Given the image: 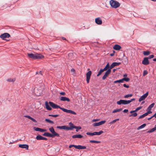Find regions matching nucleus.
<instances>
[{"mask_svg": "<svg viewBox=\"0 0 156 156\" xmlns=\"http://www.w3.org/2000/svg\"><path fill=\"white\" fill-rule=\"evenodd\" d=\"M49 104L53 108H59L65 112L75 115L76 114V113L75 112L70 110H68L66 108H62L60 107L59 106L54 104L52 102L49 101Z\"/></svg>", "mask_w": 156, "mask_h": 156, "instance_id": "nucleus-1", "label": "nucleus"}, {"mask_svg": "<svg viewBox=\"0 0 156 156\" xmlns=\"http://www.w3.org/2000/svg\"><path fill=\"white\" fill-rule=\"evenodd\" d=\"M49 129V131L52 133V134H51L50 133L48 132H45L43 134V136L51 137H54L55 136L58 137L59 136V134L57 133L55 131L53 127L50 128Z\"/></svg>", "mask_w": 156, "mask_h": 156, "instance_id": "nucleus-2", "label": "nucleus"}, {"mask_svg": "<svg viewBox=\"0 0 156 156\" xmlns=\"http://www.w3.org/2000/svg\"><path fill=\"white\" fill-rule=\"evenodd\" d=\"M28 55L30 58L34 59H41L44 57V56L38 53L35 54L33 53H28Z\"/></svg>", "mask_w": 156, "mask_h": 156, "instance_id": "nucleus-3", "label": "nucleus"}, {"mask_svg": "<svg viewBox=\"0 0 156 156\" xmlns=\"http://www.w3.org/2000/svg\"><path fill=\"white\" fill-rule=\"evenodd\" d=\"M135 98L132 99L131 100H120L119 101L117 102V104L119 105H120L122 104L123 105H127L130 103L132 101H135Z\"/></svg>", "mask_w": 156, "mask_h": 156, "instance_id": "nucleus-4", "label": "nucleus"}, {"mask_svg": "<svg viewBox=\"0 0 156 156\" xmlns=\"http://www.w3.org/2000/svg\"><path fill=\"white\" fill-rule=\"evenodd\" d=\"M110 4L112 7L115 9L119 7L120 5V3L114 0H111Z\"/></svg>", "mask_w": 156, "mask_h": 156, "instance_id": "nucleus-5", "label": "nucleus"}, {"mask_svg": "<svg viewBox=\"0 0 156 156\" xmlns=\"http://www.w3.org/2000/svg\"><path fill=\"white\" fill-rule=\"evenodd\" d=\"M41 91V90L35 87L34 89V93L35 95L37 96L40 95Z\"/></svg>", "mask_w": 156, "mask_h": 156, "instance_id": "nucleus-6", "label": "nucleus"}, {"mask_svg": "<svg viewBox=\"0 0 156 156\" xmlns=\"http://www.w3.org/2000/svg\"><path fill=\"white\" fill-rule=\"evenodd\" d=\"M10 36V35L9 33H4L0 35V37L3 40H5V38H9Z\"/></svg>", "mask_w": 156, "mask_h": 156, "instance_id": "nucleus-7", "label": "nucleus"}, {"mask_svg": "<svg viewBox=\"0 0 156 156\" xmlns=\"http://www.w3.org/2000/svg\"><path fill=\"white\" fill-rule=\"evenodd\" d=\"M91 71H88L86 74V81L87 83H89L90 80L91 75Z\"/></svg>", "mask_w": 156, "mask_h": 156, "instance_id": "nucleus-8", "label": "nucleus"}, {"mask_svg": "<svg viewBox=\"0 0 156 156\" xmlns=\"http://www.w3.org/2000/svg\"><path fill=\"white\" fill-rule=\"evenodd\" d=\"M142 64L144 65H147L149 64V62L148 60V57H145L142 61Z\"/></svg>", "mask_w": 156, "mask_h": 156, "instance_id": "nucleus-9", "label": "nucleus"}, {"mask_svg": "<svg viewBox=\"0 0 156 156\" xmlns=\"http://www.w3.org/2000/svg\"><path fill=\"white\" fill-rule=\"evenodd\" d=\"M111 69H108L105 73V74L102 77V79L103 80H105L108 76L109 74L111 72Z\"/></svg>", "mask_w": 156, "mask_h": 156, "instance_id": "nucleus-10", "label": "nucleus"}, {"mask_svg": "<svg viewBox=\"0 0 156 156\" xmlns=\"http://www.w3.org/2000/svg\"><path fill=\"white\" fill-rule=\"evenodd\" d=\"M106 122V121L105 120H103L99 122H95L94 123L93 125V126H100L101 125H102L104 124Z\"/></svg>", "mask_w": 156, "mask_h": 156, "instance_id": "nucleus-11", "label": "nucleus"}, {"mask_svg": "<svg viewBox=\"0 0 156 156\" xmlns=\"http://www.w3.org/2000/svg\"><path fill=\"white\" fill-rule=\"evenodd\" d=\"M148 94V92H147L144 95L141 96L139 100V102H140L142 101H143L145 99L147 98Z\"/></svg>", "mask_w": 156, "mask_h": 156, "instance_id": "nucleus-12", "label": "nucleus"}, {"mask_svg": "<svg viewBox=\"0 0 156 156\" xmlns=\"http://www.w3.org/2000/svg\"><path fill=\"white\" fill-rule=\"evenodd\" d=\"M69 124L70 125V127L67 126V130H72L73 129L75 128L74 127H75L76 126H74L72 122H70L69 123Z\"/></svg>", "mask_w": 156, "mask_h": 156, "instance_id": "nucleus-13", "label": "nucleus"}, {"mask_svg": "<svg viewBox=\"0 0 156 156\" xmlns=\"http://www.w3.org/2000/svg\"><path fill=\"white\" fill-rule=\"evenodd\" d=\"M19 147H20L21 148H25L27 150H28L29 148V146L26 144H20L19 145Z\"/></svg>", "mask_w": 156, "mask_h": 156, "instance_id": "nucleus-14", "label": "nucleus"}, {"mask_svg": "<svg viewBox=\"0 0 156 156\" xmlns=\"http://www.w3.org/2000/svg\"><path fill=\"white\" fill-rule=\"evenodd\" d=\"M75 55V54L72 53H69L68 54L69 58L71 60H73L75 58V56H74Z\"/></svg>", "mask_w": 156, "mask_h": 156, "instance_id": "nucleus-15", "label": "nucleus"}, {"mask_svg": "<svg viewBox=\"0 0 156 156\" xmlns=\"http://www.w3.org/2000/svg\"><path fill=\"white\" fill-rule=\"evenodd\" d=\"M121 62H114L112 63V64L110 66V69H111L113 68L115 66H119V65L121 64Z\"/></svg>", "mask_w": 156, "mask_h": 156, "instance_id": "nucleus-16", "label": "nucleus"}, {"mask_svg": "<svg viewBox=\"0 0 156 156\" xmlns=\"http://www.w3.org/2000/svg\"><path fill=\"white\" fill-rule=\"evenodd\" d=\"M95 22L96 24L98 25H101L102 23V20L99 17L95 19Z\"/></svg>", "mask_w": 156, "mask_h": 156, "instance_id": "nucleus-17", "label": "nucleus"}, {"mask_svg": "<svg viewBox=\"0 0 156 156\" xmlns=\"http://www.w3.org/2000/svg\"><path fill=\"white\" fill-rule=\"evenodd\" d=\"M60 100L63 101H67L68 102L70 101V100L69 99V98L66 97H61L60 98Z\"/></svg>", "mask_w": 156, "mask_h": 156, "instance_id": "nucleus-18", "label": "nucleus"}, {"mask_svg": "<svg viewBox=\"0 0 156 156\" xmlns=\"http://www.w3.org/2000/svg\"><path fill=\"white\" fill-rule=\"evenodd\" d=\"M121 48V46L118 44H115L113 47V49L116 50H119Z\"/></svg>", "mask_w": 156, "mask_h": 156, "instance_id": "nucleus-19", "label": "nucleus"}, {"mask_svg": "<svg viewBox=\"0 0 156 156\" xmlns=\"http://www.w3.org/2000/svg\"><path fill=\"white\" fill-rule=\"evenodd\" d=\"M83 136L80 134H76L73 135L72 137L73 138H81L83 137Z\"/></svg>", "mask_w": 156, "mask_h": 156, "instance_id": "nucleus-20", "label": "nucleus"}, {"mask_svg": "<svg viewBox=\"0 0 156 156\" xmlns=\"http://www.w3.org/2000/svg\"><path fill=\"white\" fill-rule=\"evenodd\" d=\"M76 149H84L86 148V147L80 145H76Z\"/></svg>", "mask_w": 156, "mask_h": 156, "instance_id": "nucleus-21", "label": "nucleus"}, {"mask_svg": "<svg viewBox=\"0 0 156 156\" xmlns=\"http://www.w3.org/2000/svg\"><path fill=\"white\" fill-rule=\"evenodd\" d=\"M56 128L57 129L67 130V126H57Z\"/></svg>", "mask_w": 156, "mask_h": 156, "instance_id": "nucleus-22", "label": "nucleus"}, {"mask_svg": "<svg viewBox=\"0 0 156 156\" xmlns=\"http://www.w3.org/2000/svg\"><path fill=\"white\" fill-rule=\"evenodd\" d=\"M45 105L46 109L48 110H51V108L49 106L48 102L46 101L45 102Z\"/></svg>", "mask_w": 156, "mask_h": 156, "instance_id": "nucleus-23", "label": "nucleus"}, {"mask_svg": "<svg viewBox=\"0 0 156 156\" xmlns=\"http://www.w3.org/2000/svg\"><path fill=\"white\" fill-rule=\"evenodd\" d=\"M103 133L102 131H100L99 132H94V136L95 135H100Z\"/></svg>", "mask_w": 156, "mask_h": 156, "instance_id": "nucleus-24", "label": "nucleus"}, {"mask_svg": "<svg viewBox=\"0 0 156 156\" xmlns=\"http://www.w3.org/2000/svg\"><path fill=\"white\" fill-rule=\"evenodd\" d=\"M143 53L144 55L147 56L150 54V52L148 51H144L143 52Z\"/></svg>", "mask_w": 156, "mask_h": 156, "instance_id": "nucleus-25", "label": "nucleus"}, {"mask_svg": "<svg viewBox=\"0 0 156 156\" xmlns=\"http://www.w3.org/2000/svg\"><path fill=\"white\" fill-rule=\"evenodd\" d=\"M43 137L41 135H38L37 136L36 139L38 140H43Z\"/></svg>", "mask_w": 156, "mask_h": 156, "instance_id": "nucleus-26", "label": "nucleus"}, {"mask_svg": "<svg viewBox=\"0 0 156 156\" xmlns=\"http://www.w3.org/2000/svg\"><path fill=\"white\" fill-rule=\"evenodd\" d=\"M155 104L154 103H152L150 105L149 107H148L147 110H151V108L154 107Z\"/></svg>", "mask_w": 156, "mask_h": 156, "instance_id": "nucleus-27", "label": "nucleus"}, {"mask_svg": "<svg viewBox=\"0 0 156 156\" xmlns=\"http://www.w3.org/2000/svg\"><path fill=\"white\" fill-rule=\"evenodd\" d=\"M16 80V79L15 78H9L7 79V81L9 82H14Z\"/></svg>", "mask_w": 156, "mask_h": 156, "instance_id": "nucleus-28", "label": "nucleus"}, {"mask_svg": "<svg viewBox=\"0 0 156 156\" xmlns=\"http://www.w3.org/2000/svg\"><path fill=\"white\" fill-rule=\"evenodd\" d=\"M122 110V108H120V109H116L114 110L113 111L112 113H115V112H119L121 111Z\"/></svg>", "mask_w": 156, "mask_h": 156, "instance_id": "nucleus-29", "label": "nucleus"}, {"mask_svg": "<svg viewBox=\"0 0 156 156\" xmlns=\"http://www.w3.org/2000/svg\"><path fill=\"white\" fill-rule=\"evenodd\" d=\"M110 68V66H109V63H108L106 65V66L105 67V68H104L103 69V70L105 71L108 68Z\"/></svg>", "mask_w": 156, "mask_h": 156, "instance_id": "nucleus-30", "label": "nucleus"}, {"mask_svg": "<svg viewBox=\"0 0 156 156\" xmlns=\"http://www.w3.org/2000/svg\"><path fill=\"white\" fill-rule=\"evenodd\" d=\"M146 124L145 123L143 124V125H141L139 127L137 128V130H139L143 128L144 127L146 126Z\"/></svg>", "mask_w": 156, "mask_h": 156, "instance_id": "nucleus-31", "label": "nucleus"}, {"mask_svg": "<svg viewBox=\"0 0 156 156\" xmlns=\"http://www.w3.org/2000/svg\"><path fill=\"white\" fill-rule=\"evenodd\" d=\"M156 129L155 127H154L151 129L150 130H149L147 131V133H151L154 132V131L156 130Z\"/></svg>", "mask_w": 156, "mask_h": 156, "instance_id": "nucleus-32", "label": "nucleus"}, {"mask_svg": "<svg viewBox=\"0 0 156 156\" xmlns=\"http://www.w3.org/2000/svg\"><path fill=\"white\" fill-rule=\"evenodd\" d=\"M104 71L103 70V69H101L98 72V75H97V76H98L101 75L102 72H103Z\"/></svg>", "mask_w": 156, "mask_h": 156, "instance_id": "nucleus-33", "label": "nucleus"}, {"mask_svg": "<svg viewBox=\"0 0 156 156\" xmlns=\"http://www.w3.org/2000/svg\"><path fill=\"white\" fill-rule=\"evenodd\" d=\"M90 142L91 143H101V142L100 141H96L95 140H90Z\"/></svg>", "mask_w": 156, "mask_h": 156, "instance_id": "nucleus-34", "label": "nucleus"}, {"mask_svg": "<svg viewBox=\"0 0 156 156\" xmlns=\"http://www.w3.org/2000/svg\"><path fill=\"white\" fill-rule=\"evenodd\" d=\"M45 121L48 122V123H50L54 124V122L53 121H52L48 119H45Z\"/></svg>", "mask_w": 156, "mask_h": 156, "instance_id": "nucleus-35", "label": "nucleus"}, {"mask_svg": "<svg viewBox=\"0 0 156 156\" xmlns=\"http://www.w3.org/2000/svg\"><path fill=\"white\" fill-rule=\"evenodd\" d=\"M123 82V80L122 79H120V80H116V81H114V83H122Z\"/></svg>", "mask_w": 156, "mask_h": 156, "instance_id": "nucleus-36", "label": "nucleus"}, {"mask_svg": "<svg viewBox=\"0 0 156 156\" xmlns=\"http://www.w3.org/2000/svg\"><path fill=\"white\" fill-rule=\"evenodd\" d=\"M74 128H75L74 129H76V132H78V130L79 129H81V127L80 126H76L75 127H74Z\"/></svg>", "mask_w": 156, "mask_h": 156, "instance_id": "nucleus-37", "label": "nucleus"}, {"mask_svg": "<svg viewBox=\"0 0 156 156\" xmlns=\"http://www.w3.org/2000/svg\"><path fill=\"white\" fill-rule=\"evenodd\" d=\"M122 80H123V81H126V82H128L129 81L130 79L129 78H123L122 79Z\"/></svg>", "mask_w": 156, "mask_h": 156, "instance_id": "nucleus-38", "label": "nucleus"}, {"mask_svg": "<svg viewBox=\"0 0 156 156\" xmlns=\"http://www.w3.org/2000/svg\"><path fill=\"white\" fill-rule=\"evenodd\" d=\"M133 96L132 94H128L127 95H126L125 96H124V98H128L129 97H131Z\"/></svg>", "mask_w": 156, "mask_h": 156, "instance_id": "nucleus-39", "label": "nucleus"}, {"mask_svg": "<svg viewBox=\"0 0 156 156\" xmlns=\"http://www.w3.org/2000/svg\"><path fill=\"white\" fill-rule=\"evenodd\" d=\"M34 129L35 131H40L41 128L38 127H34Z\"/></svg>", "mask_w": 156, "mask_h": 156, "instance_id": "nucleus-40", "label": "nucleus"}, {"mask_svg": "<svg viewBox=\"0 0 156 156\" xmlns=\"http://www.w3.org/2000/svg\"><path fill=\"white\" fill-rule=\"evenodd\" d=\"M87 135H90L91 136H94V132L93 133H90V132H87L86 133Z\"/></svg>", "mask_w": 156, "mask_h": 156, "instance_id": "nucleus-41", "label": "nucleus"}, {"mask_svg": "<svg viewBox=\"0 0 156 156\" xmlns=\"http://www.w3.org/2000/svg\"><path fill=\"white\" fill-rule=\"evenodd\" d=\"M49 116H52L54 117H56L58 116L59 115H49Z\"/></svg>", "mask_w": 156, "mask_h": 156, "instance_id": "nucleus-42", "label": "nucleus"}, {"mask_svg": "<svg viewBox=\"0 0 156 156\" xmlns=\"http://www.w3.org/2000/svg\"><path fill=\"white\" fill-rule=\"evenodd\" d=\"M137 115V114L136 112H134L133 114L130 115L129 116H133V117H136Z\"/></svg>", "mask_w": 156, "mask_h": 156, "instance_id": "nucleus-43", "label": "nucleus"}, {"mask_svg": "<svg viewBox=\"0 0 156 156\" xmlns=\"http://www.w3.org/2000/svg\"><path fill=\"white\" fill-rule=\"evenodd\" d=\"M148 73V72L147 70H144L143 72V76H145Z\"/></svg>", "mask_w": 156, "mask_h": 156, "instance_id": "nucleus-44", "label": "nucleus"}, {"mask_svg": "<svg viewBox=\"0 0 156 156\" xmlns=\"http://www.w3.org/2000/svg\"><path fill=\"white\" fill-rule=\"evenodd\" d=\"M76 145H71L69 146V148H71L72 147H74L76 149Z\"/></svg>", "mask_w": 156, "mask_h": 156, "instance_id": "nucleus-45", "label": "nucleus"}, {"mask_svg": "<svg viewBox=\"0 0 156 156\" xmlns=\"http://www.w3.org/2000/svg\"><path fill=\"white\" fill-rule=\"evenodd\" d=\"M142 107L141 106L137 108L135 110L136 112L137 111L139 110L140 109L142 108Z\"/></svg>", "mask_w": 156, "mask_h": 156, "instance_id": "nucleus-46", "label": "nucleus"}, {"mask_svg": "<svg viewBox=\"0 0 156 156\" xmlns=\"http://www.w3.org/2000/svg\"><path fill=\"white\" fill-rule=\"evenodd\" d=\"M24 117H25L26 118H28L29 119H31V117H30V116L29 115H24Z\"/></svg>", "mask_w": 156, "mask_h": 156, "instance_id": "nucleus-47", "label": "nucleus"}, {"mask_svg": "<svg viewBox=\"0 0 156 156\" xmlns=\"http://www.w3.org/2000/svg\"><path fill=\"white\" fill-rule=\"evenodd\" d=\"M154 57V55H149V56L148 57V59H151Z\"/></svg>", "mask_w": 156, "mask_h": 156, "instance_id": "nucleus-48", "label": "nucleus"}, {"mask_svg": "<svg viewBox=\"0 0 156 156\" xmlns=\"http://www.w3.org/2000/svg\"><path fill=\"white\" fill-rule=\"evenodd\" d=\"M46 131V129H41H41H40V132H45V131Z\"/></svg>", "mask_w": 156, "mask_h": 156, "instance_id": "nucleus-49", "label": "nucleus"}, {"mask_svg": "<svg viewBox=\"0 0 156 156\" xmlns=\"http://www.w3.org/2000/svg\"><path fill=\"white\" fill-rule=\"evenodd\" d=\"M30 120H31L33 122H37V121L35 119H34L32 118V117L31 119Z\"/></svg>", "mask_w": 156, "mask_h": 156, "instance_id": "nucleus-50", "label": "nucleus"}, {"mask_svg": "<svg viewBox=\"0 0 156 156\" xmlns=\"http://www.w3.org/2000/svg\"><path fill=\"white\" fill-rule=\"evenodd\" d=\"M123 86L127 88H129V85H127L126 84H123Z\"/></svg>", "mask_w": 156, "mask_h": 156, "instance_id": "nucleus-51", "label": "nucleus"}, {"mask_svg": "<svg viewBox=\"0 0 156 156\" xmlns=\"http://www.w3.org/2000/svg\"><path fill=\"white\" fill-rule=\"evenodd\" d=\"M116 122V120L115 119L113 120L110 123V124H113L114 123H115V122Z\"/></svg>", "mask_w": 156, "mask_h": 156, "instance_id": "nucleus-52", "label": "nucleus"}, {"mask_svg": "<svg viewBox=\"0 0 156 156\" xmlns=\"http://www.w3.org/2000/svg\"><path fill=\"white\" fill-rule=\"evenodd\" d=\"M99 120V119H94L92 120L93 122H97Z\"/></svg>", "mask_w": 156, "mask_h": 156, "instance_id": "nucleus-53", "label": "nucleus"}, {"mask_svg": "<svg viewBox=\"0 0 156 156\" xmlns=\"http://www.w3.org/2000/svg\"><path fill=\"white\" fill-rule=\"evenodd\" d=\"M144 117V114L140 115L139 118L138 119H140Z\"/></svg>", "mask_w": 156, "mask_h": 156, "instance_id": "nucleus-54", "label": "nucleus"}, {"mask_svg": "<svg viewBox=\"0 0 156 156\" xmlns=\"http://www.w3.org/2000/svg\"><path fill=\"white\" fill-rule=\"evenodd\" d=\"M60 94L62 95H65L66 94L65 92H61L60 93Z\"/></svg>", "mask_w": 156, "mask_h": 156, "instance_id": "nucleus-55", "label": "nucleus"}, {"mask_svg": "<svg viewBox=\"0 0 156 156\" xmlns=\"http://www.w3.org/2000/svg\"><path fill=\"white\" fill-rule=\"evenodd\" d=\"M128 109H125L123 110V112H124V113H127L128 112Z\"/></svg>", "mask_w": 156, "mask_h": 156, "instance_id": "nucleus-56", "label": "nucleus"}, {"mask_svg": "<svg viewBox=\"0 0 156 156\" xmlns=\"http://www.w3.org/2000/svg\"><path fill=\"white\" fill-rule=\"evenodd\" d=\"M71 72H73L74 73H75V69H71Z\"/></svg>", "mask_w": 156, "mask_h": 156, "instance_id": "nucleus-57", "label": "nucleus"}, {"mask_svg": "<svg viewBox=\"0 0 156 156\" xmlns=\"http://www.w3.org/2000/svg\"><path fill=\"white\" fill-rule=\"evenodd\" d=\"M143 114H144V117H145V116H147L148 115V114L147 113V112Z\"/></svg>", "mask_w": 156, "mask_h": 156, "instance_id": "nucleus-58", "label": "nucleus"}, {"mask_svg": "<svg viewBox=\"0 0 156 156\" xmlns=\"http://www.w3.org/2000/svg\"><path fill=\"white\" fill-rule=\"evenodd\" d=\"M147 112L148 113V114L151 113H152V112H151V110H148V111Z\"/></svg>", "mask_w": 156, "mask_h": 156, "instance_id": "nucleus-59", "label": "nucleus"}, {"mask_svg": "<svg viewBox=\"0 0 156 156\" xmlns=\"http://www.w3.org/2000/svg\"><path fill=\"white\" fill-rule=\"evenodd\" d=\"M136 112L135 110H133V111H131L130 112V113H134V112Z\"/></svg>", "mask_w": 156, "mask_h": 156, "instance_id": "nucleus-60", "label": "nucleus"}, {"mask_svg": "<svg viewBox=\"0 0 156 156\" xmlns=\"http://www.w3.org/2000/svg\"><path fill=\"white\" fill-rule=\"evenodd\" d=\"M156 114H154V115H153V116H151V117H152V118H153V117H154L155 118H156Z\"/></svg>", "mask_w": 156, "mask_h": 156, "instance_id": "nucleus-61", "label": "nucleus"}, {"mask_svg": "<svg viewBox=\"0 0 156 156\" xmlns=\"http://www.w3.org/2000/svg\"><path fill=\"white\" fill-rule=\"evenodd\" d=\"M114 55V53H111L110 54V56H113Z\"/></svg>", "mask_w": 156, "mask_h": 156, "instance_id": "nucleus-62", "label": "nucleus"}, {"mask_svg": "<svg viewBox=\"0 0 156 156\" xmlns=\"http://www.w3.org/2000/svg\"><path fill=\"white\" fill-rule=\"evenodd\" d=\"M116 70V69H113V73H114L115 72V71Z\"/></svg>", "mask_w": 156, "mask_h": 156, "instance_id": "nucleus-63", "label": "nucleus"}, {"mask_svg": "<svg viewBox=\"0 0 156 156\" xmlns=\"http://www.w3.org/2000/svg\"><path fill=\"white\" fill-rule=\"evenodd\" d=\"M43 140H47V139L45 137H43Z\"/></svg>", "mask_w": 156, "mask_h": 156, "instance_id": "nucleus-64", "label": "nucleus"}]
</instances>
